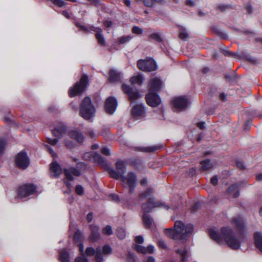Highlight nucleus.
Wrapping results in <instances>:
<instances>
[{
  "label": "nucleus",
  "instance_id": "0eeeda50",
  "mask_svg": "<svg viewBox=\"0 0 262 262\" xmlns=\"http://www.w3.org/2000/svg\"><path fill=\"white\" fill-rule=\"evenodd\" d=\"M138 68L145 72H151L157 70L158 66L156 61L151 57H147L145 59L137 61Z\"/></svg>",
  "mask_w": 262,
  "mask_h": 262
},
{
  "label": "nucleus",
  "instance_id": "a211bd4d",
  "mask_svg": "<svg viewBox=\"0 0 262 262\" xmlns=\"http://www.w3.org/2000/svg\"><path fill=\"white\" fill-rule=\"evenodd\" d=\"M122 74L121 72L114 69H111L108 72V80L111 82H121Z\"/></svg>",
  "mask_w": 262,
  "mask_h": 262
},
{
  "label": "nucleus",
  "instance_id": "5701e85b",
  "mask_svg": "<svg viewBox=\"0 0 262 262\" xmlns=\"http://www.w3.org/2000/svg\"><path fill=\"white\" fill-rule=\"evenodd\" d=\"M145 113L144 107L142 104L135 105L132 110V114L134 117L142 116Z\"/></svg>",
  "mask_w": 262,
  "mask_h": 262
},
{
  "label": "nucleus",
  "instance_id": "79ce46f5",
  "mask_svg": "<svg viewBox=\"0 0 262 262\" xmlns=\"http://www.w3.org/2000/svg\"><path fill=\"white\" fill-rule=\"evenodd\" d=\"M102 233L103 234L107 235H112L113 233L112 228L111 226L107 225L102 229Z\"/></svg>",
  "mask_w": 262,
  "mask_h": 262
},
{
  "label": "nucleus",
  "instance_id": "603ef678",
  "mask_svg": "<svg viewBox=\"0 0 262 262\" xmlns=\"http://www.w3.org/2000/svg\"><path fill=\"white\" fill-rule=\"evenodd\" d=\"M138 2H143L144 5L146 7H152L155 1L154 0H137Z\"/></svg>",
  "mask_w": 262,
  "mask_h": 262
},
{
  "label": "nucleus",
  "instance_id": "aec40b11",
  "mask_svg": "<svg viewBox=\"0 0 262 262\" xmlns=\"http://www.w3.org/2000/svg\"><path fill=\"white\" fill-rule=\"evenodd\" d=\"M67 131V126L63 124H59L55 128L52 130V134L55 137L60 139Z\"/></svg>",
  "mask_w": 262,
  "mask_h": 262
},
{
  "label": "nucleus",
  "instance_id": "37998d69",
  "mask_svg": "<svg viewBox=\"0 0 262 262\" xmlns=\"http://www.w3.org/2000/svg\"><path fill=\"white\" fill-rule=\"evenodd\" d=\"M55 6L61 8L66 5V3L62 0H49Z\"/></svg>",
  "mask_w": 262,
  "mask_h": 262
},
{
  "label": "nucleus",
  "instance_id": "3c124183",
  "mask_svg": "<svg viewBox=\"0 0 262 262\" xmlns=\"http://www.w3.org/2000/svg\"><path fill=\"white\" fill-rule=\"evenodd\" d=\"M109 198L116 203L120 202V198L118 194L115 193H112L108 195Z\"/></svg>",
  "mask_w": 262,
  "mask_h": 262
},
{
  "label": "nucleus",
  "instance_id": "9d476101",
  "mask_svg": "<svg viewBox=\"0 0 262 262\" xmlns=\"http://www.w3.org/2000/svg\"><path fill=\"white\" fill-rule=\"evenodd\" d=\"M189 100L185 96H179L171 100V104L174 111L180 112L184 111L189 105Z\"/></svg>",
  "mask_w": 262,
  "mask_h": 262
},
{
  "label": "nucleus",
  "instance_id": "c9c22d12",
  "mask_svg": "<svg viewBox=\"0 0 262 262\" xmlns=\"http://www.w3.org/2000/svg\"><path fill=\"white\" fill-rule=\"evenodd\" d=\"M116 235L120 239H124L126 236V232L123 227H118L116 230Z\"/></svg>",
  "mask_w": 262,
  "mask_h": 262
},
{
  "label": "nucleus",
  "instance_id": "a19ab883",
  "mask_svg": "<svg viewBox=\"0 0 262 262\" xmlns=\"http://www.w3.org/2000/svg\"><path fill=\"white\" fill-rule=\"evenodd\" d=\"M7 143V140L5 138H0V155L3 153Z\"/></svg>",
  "mask_w": 262,
  "mask_h": 262
},
{
  "label": "nucleus",
  "instance_id": "5fc2aeb1",
  "mask_svg": "<svg viewBox=\"0 0 262 262\" xmlns=\"http://www.w3.org/2000/svg\"><path fill=\"white\" fill-rule=\"evenodd\" d=\"M103 253H99V254H95V259L96 262H103Z\"/></svg>",
  "mask_w": 262,
  "mask_h": 262
},
{
  "label": "nucleus",
  "instance_id": "6ab92c4d",
  "mask_svg": "<svg viewBox=\"0 0 262 262\" xmlns=\"http://www.w3.org/2000/svg\"><path fill=\"white\" fill-rule=\"evenodd\" d=\"M177 254L181 258V261L174 260L172 262H185L189 255V251L185 246L181 247L176 250Z\"/></svg>",
  "mask_w": 262,
  "mask_h": 262
},
{
  "label": "nucleus",
  "instance_id": "e433bc0d",
  "mask_svg": "<svg viewBox=\"0 0 262 262\" xmlns=\"http://www.w3.org/2000/svg\"><path fill=\"white\" fill-rule=\"evenodd\" d=\"M179 36L181 39L186 40L188 38L189 35L187 32L186 31V29L183 28H182L180 29Z\"/></svg>",
  "mask_w": 262,
  "mask_h": 262
},
{
  "label": "nucleus",
  "instance_id": "f3484780",
  "mask_svg": "<svg viewBox=\"0 0 262 262\" xmlns=\"http://www.w3.org/2000/svg\"><path fill=\"white\" fill-rule=\"evenodd\" d=\"M90 228L91 231L89 239L91 242H95L100 238V228L96 225H91Z\"/></svg>",
  "mask_w": 262,
  "mask_h": 262
},
{
  "label": "nucleus",
  "instance_id": "7c9ffc66",
  "mask_svg": "<svg viewBox=\"0 0 262 262\" xmlns=\"http://www.w3.org/2000/svg\"><path fill=\"white\" fill-rule=\"evenodd\" d=\"M93 159L95 162L102 166H106L107 165L106 160L99 154L94 153L93 154Z\"/></svg>",
  "mask_w": 262,
  "mask_h": 262
},
{
  "label": "nucleus",
  "instance_id": "473e14b6",
  "mask_svg": "<svg viewBox=\"0 0 262 262\" xmlns=\"http://www.w3.org/2000/svg\"><path fill=\"white\" fill-rule=\"evenodd\" d=\"M83 238V233L79 230H77L73 235V241L75 244L82 242Z\"/></svg>",
  "mask_w": 262,
  "mask_h": 262
},
{
  "label": "nucleus",
  "instance_id": "864d4df0",
  "mask_svg": "<svg viewBox=\"0 0 262 262\" xmlns=\"http://www.w3.org/2000/svg\"><path fill=\"white\" fill-rule=\"evenodd\" d=\"M93 154L91 152H85L83 155V159L84 160H91L93 159Z\"/></svg>",
  "mask_w": 262,
  "mask_h": 262
},
{
  "label": "nucleus",
  "instance_id": "423d86ee",
  "mask_svg": "<svg viewBox=\"0 0 262 262\" xmlns=\"http://www.w3.org/2000/svg\"><path fill=\"white\" fill-rule=\"evenodd\" d=\"M96 108L91 98L85 97L82 101L79 107V115L86 120H89L94 116Z\"/></svg>",
  "mask_w": 262,
  "mask_h": 262
},
{
  "label": "nucleus",
  "instance_id": "ea45409f",
  "mask_svg": "<svg viewBox=\"0 0 262 262\" xmlns=\"http://www.w3.org/2000/svg\"><path fill=\"white\" fill-rule=\"evenodd\" d=\"M95 253V249L93 247H89L86 248L84 255L85 256H94Z\"/></svg>",
  "mask_w": 262,
  "mask_h": 262
},
{
  "label": "nucleus",
  "instance_id": "13d9d810",
  "mask_svg": "<svg viewBox=\"0 0 262 262\" xmlns=\"http://www.w3.org/2000/svg\"><path fill=\"white\" fill-rule=\"evenodd\" d=\"M126 260H127V262H135L136 261V259L134 257V255L130 252H128Z\"/></svg>",
  "mask_w": 262,
  "mask_h": 262
},
{
  "label": "nucleus",
  "instance_id": "f03ea898",
  "mask_svg": "<svg viewBox=\"0 0 262 262\" xmlns=\"http://www.w3.org/2000/svg\"><path fill=\"white\" fill-rule=\"evenodd\" d=\"M174 230L165 229V234L171 238L185 242L191 235L193 227L190 224H185L181 221H177L174 224Z\"/></svg>",
  "mask_w": 262,
  "mask_h": 262
},
{
  "label": "nucleus",
  "instance_id": "1a4fd4ad",
  "mask_svg": "<svg viewBox=\"0 0 262 262\" xmlns=\"http://www.w3.org/2000/svg\"><path fill=\"white\" fill-rule=\"evenodd\" d=\"M36 191V186L31 183L24 184L19 187L17 195L20 198L29 196Z\"/></svg>",
  "mask_w": 262,
  "mask_h": 262
},
{
  "label": "nucleus",
  "instance_id": "09e8293b",
  "mask_svg": "<svg viewBox=\"0 0 262 262\" xmlns=\"http://www.w3.org/2000/svg\"><path fill=\"white\" fill-rule=\"evenodd\" d=\"M132 32L137 35H140L143 33V30L138 26H134L132 28Z\"/></svg>",
  "mask_w": 262,
  "mask_h": 262
},
{
  "label": "nucleus",
  "instance_id": "dca6fc26",
  "mask_svg": "<svg viewBox=\"0 0 262 262\" xmlns=\"http://www.w3.org/2000/svg\"><path fill=\"white\" fill-rule=\"evenodd\" d=\"M90 29L93 31L96 32L95 37L98 41V43L101 46H105L106 45V42L102 34V29L100 28L94 26L91 27Z\"/></svg>",
  "mask_w": 262,
  "mask_h": 262
},
{
  "label": "nucleus",
  "instance_id": "412c9836",
  "mask_svg": "<svg viewBox=\"0 0 262 262\" xmlns=\"http://www.w3.org/2000/svg\"><path fill=\"white\" fill-rule=\"evenodd\" d=\"M69 136L71 139L76 140L79 143H82L84 136L82 133L77 130H72L69 133Z\"/></svg>",
  "mask_w": 262,
  "mask_h": 262
},
{
  "label": "nucleus",
  "instance_id": "338daca9",
  "mask_svg": "<svg viewBox=\"0 0 262 262\" xmlns=\"http://www.w3.org/2000/svg\"><path fill=\"white\" fill-rule=\"evenodd\" d=\"M201 207V205H200V203L199 202H196L192 206V208H191V211L192 212H194L196 210H197L198 209H199L200 207Z\"/></svg>",
  "mask_w": 262,
  "mask_h": 262
},
{
  "label": "nucleus",
  "instance_id": "de8ad7c7",
  "mask_svg": "<svg viewBox=\"0 0 262 262\" xmlns=\"http://www.w3.org/2000/svg\"><path fill=\"white\" fill-rule=\"evenodd\" d=\"M75 192L77 195H82L84 193V189L80 185H77L75 187Z\"/></svg>",
  "mask_w": 262,
  "mask_h": 262
},
{
  "label": "nucleus",
  "instance_id": "9b49d317",
  "mask_svg": "<svg viewBox=\"0 0 262 262\" xmlns=\"http://www.w3.org/2000/svg\"><path fill=\"white\" fill-rule=\"evenodd\" d=\"M122 90L128 96L129 99L132 101L137 100L141 97L139 91L137 89H134L129 85L123 83L122 85Z\"/></svg>",
  "mask_w": 262,
  "mask_h": 262
},
{
  "label": "nucleus",
  "instance_id": "72a5a7b5",
  "mask_svg": "<svg viewBox=\"0 0 262 262\" xmlns=\"http://www.w3.org/2000/svg\"><path fill=\"white\" fill-rule=\"evenodd\" d=\"M201 170L202 171L207 170L213 167V164L209 160H205L201 162Z\"/></svg>",
  "mask_w": 262,
  "mask_h": 262
},
{
  "label": "nucleus",
  "instance_id": "20e7f679",
  "mask_svg": "<svg viewBox=\"0 0 262 262\" xmlns=\"http://www.w3.org/2000/svg\"><path fill=\"white\" fill-rule=\"evenodd\" d=\"M108 171L111 178L116 180L120 179L123 182L124 187L128 186L130 193H133L135 192V188L137 186V176L135 172L130 171L127 173L126 176H125L118 174L115 170L113 169H109Z\"/></svg>",
  "mask_w": 262,
  "mask_h": 262
},
{
  "label": "nucleus",
  "instance_id": "4be33fe9",
  "mask_svg": "<svg viewBox=\"0 0 262 262\" xmlns=\"http://www.w3.org/2000/svg\"><path fill=\"white\" fill-rule=\"evenodd\" d=\"M50 170L54 173L53 177L57 178L62 173L60 165L56 161H53L50 164Z\"/></svg>",
  "mask_w": 262,
  "mask_h": 262
},
{
  "label": "nucleus",
  "instance_id": "4468645a",
  "mask_svg": "<svg viewBox=\"0 0 262 262\" xmlns=\"http://www.w3.org/2000/svg\"><path fill=\"white\" fill-rule=\"evenodd\" d=\"M162 81L157 77L151 78L148 82V92H156L157 93L162 86Z\"/></svg>",
  "mask_w": 262,
  "mask_h": 262
},
{
  "label": "nucleus",
  "instance_id": "b1692460",
  "mask_svg": "<svg viewBox=\"0 0 262 262\" xmlns=\"http://www.w3.org/2000/svg\"><path fill=\"white\" fill-rule=\"evenodd\" d=\"M226 194L229 198H237L239 195L238 186L236 184L232 185L227 190Z\"/></svg>",
  "mask_w": 262,
  "mask_h": 262
},
{
  "label": "nucleus",
  "instance_id": "39448f33",
  "mask_svg": "<svg viewBox=\"0 0 262 262\" xmlns=\"http://www.w3.org/2000/svg\"><path fill=\"white\" fill-rule=\"evenodd\" d=\"M89 83V76L86 74H83L79 80L69 89V97L72 98L82 95L86 91Z\"/></svg>",
  "mask_w": 262,
  "mask_h": 262
},
{
  "label": "nucleus",
  "instance_id": "e2e57ef3",
  "mask_svg": "<svg viewBox=\"0 0 262 262\" xmlns=\"http://www.w3.org/2000/svg\"><path fill=\"white\" fill-rule=\"evenodd\" d=\"M101 153L105 156H109L110 155V151L107 147H104L101 148Z\"/></svg>",
  "mask_w": 262,
  "mask_h": 262
},
{
  "label": "nucleus",
  "instance_id": "774afa93",
  "mask_svg": "<svg viewBox=\"0 0 262 262\" xmlns=\"http://www.w3.org/2000/svg\"><path fill=\"white\" fill-rule=\"evenodd\" d=\"M144 262H156L155 258L152 256H148Z\"/></svg>",
  "mask_w": 262,
  "mask_h": 262
},
{
  "label": "nucleus",
  "instance_id": "6e6d98bb",
  "mask_svg": "<svg viewBox=\"0 0 262 262\" xmlns=\"http://www.w3.org/2000/svg\"><path fill=\"white\" fill-rule=\"evenodd\" d=\"M58 142V140L57 138L55 139H51V138H48L47 139V142L51 145H55Z\"/></svg>",
  "mask_w": 262,
  "mask_h": 262
},
{
  "label": "nucleus",
  "instance_id": "c756f323",
  "mask_svg": "<svg viewBox=\"0 0 262 262\" xmlns=\"http://www.w3.org/2000/svg\"><path fill=\"white\" fill-rule=\"evenodd\" d=\"M70 253L66 249H63L59 251V260L61 262L70 261Z\"/></svg>",
  "mask_w": 262,
  "mask_h": 262
},
{
  "label": "nucleus",
  "instance_id": "393cba45",
  "mask_svg": "<svg viewBox=\"0 0 262 262\" xmlns=\"http://www.w3.org/2000/svg\"><path fill=\"white\" fill-rule=\"evenodd\" d=\"M125 165H127L126 164V160H119L116 163L115 166L117 170L115 171L118 174L124 176L126 171Z\"/></svg>",
  "mask_w": 262,
  "mask_h": 262
},
{
  "label": "nucleus",
  "instance_id": "0e129e2a",
  "mask_svg": "<svg viewBox=\"0 0 262 262\" xmlns=\"http://www.w3.org/2000/svg\"><path fill=\"white\" fill-rule=\"evenodd\" d=\"M215 31L216 33V34L219 36H220L222 38H223V39L227 38L226 35L225 33H224L223 32H222L221 30L216 29V30H215Z\"/></svg>",
  "mask_w": 262,
  "mask_h": 262
},
{
  "label": "nucleus",
  "instance_id": "c03bdc74",
  "mask_svg": "<svg viewBox=\"0 0 262 262\" xmlns=\"http://www.w3.org/2000/svg\"><path fill=\"white\" fill-rule=\"evenodd\" d=\"M134 249L139 253L145 254V247L138 245H134Z\"/></svg>",
  "mask_w": 262,
  "mask_h": 262
},
{
  "label": "nucleus",
  "instance_id": "bb28decb",
  "mask_svg": "<svg viewBox=\"0 0 262 262\" xmlns=\"http://www.w3.org/2000/svg\"><path fill=\"white\" fill-rule=\"evenodd\" d=\"M126 164L139 168L142 166V161L140 158H133L126 160Z\"/></svg>",
  "mask_w": 262,
  "mask_h": 262
},
{
  "label": "nucleus",
  "instance_id": "ddd939ff",
  "mask_svg": "<svg viewBox=\"0 0 262 262\" xmlns=\"http://www.w3.org/2000/svg\"><path fill=\"white\" fill-rule=\"evenodd\" d=\"M118 106L117 99L113 96L106 98L104 103L105 112L109 115H112L116 111Z\"/></svg>",
  "mask_w": 262,
  "mask_h": 262
},
{
  "label": "nucleus",
  "instance_id": "4c0bfd02",
  "mask_svg": "<svg viewBox=\"0 0 262 262\" xmlns=\"http://www.w3.org/2000/svg\"><path fill=\"white\" fill-rule=\"evenodd\" d=\"M133 38V37L130 35L123 36L120 37L118 39V42L120 44H124L127 42H128Z\"/></svg>",
  "mask_w": 262,
  "mask_h": 262
},
{
  "label": "nucleus",
  "instance_id": "4d7b16f0",
  "mask_svg": "<svg viewBox=\"0 0 262 262\" xmlns=\"http://www.w3.org/2000/svg\"><path fill=\"white\" fill-rule=\"evenodd\" d=\"M75 26L77 27L80 28L81 29H82L84 31H85V32H88V28L86 26L82 25L81 23H79L78 21H76L75 23Z\"/></svg>",
  "mask_w": 262,
  "mask_h": 262
},
{
  "label": "nucleus",
  "instance_id": "a18cd8bd",
  "mask_svg": "<svg viewBox=\"0 0 262 262\" xmlns=\"http://www.w3.org/2000/svg\"><path fill=\"white\" fill-rule=\"evenodd\" d=\"M74 262H89V259L84 253H82L81 256H78L75 258Z\"/></svg>",
  "mask_w": 262,
  "mask_h": 262
},
{
  "label": "nucleus",
  "instance_id": "8fccbe9b",
  "mask_svg": "<svg viewBox=\"0 0 262 262\" xmlns=\"http://www.w3.org/2000/svg\"><path fill=\"white\" fill-rule=\"evenodd\" d=\"M76 167L78 168L80 171H84L86 169L87 165L86 164L82 162H79L76 164Z\"/></svg>",
  "mask_w": 262,
  "mask_h": 262
},
{
  "label": "nucleus",
  "instance_id": "7ed1b4c3",
  "mask_svg": "<svg viewBox=\"0 0 262 262\" xmlns=\"http://www.w3.org/2000/svg\"><path fill=\"white\" fill-rule=\"evenodd\" d=\"M164 206V203L156 200L155 198H150L147 201L142 203L141 208L144 211L142 216L143 222L146 229H150L153 223V219L148 213L150 212L152 209L157 207H161Z\"/></svg>",
  "mask_w": 262,
  "mask_h": 262
},
{
  "label": "nucleus",
  "instance_id": "052dcab7",
  "mask_svg": "<svg viewBox=\"0 0 262 262\" xmlns=\"http://www.w3.org/2000/svg\"><path fill=\"white\" fill-rule=\"evenodd\" d=\"M92 5L95 7H98L101 4V0H87Z\"/></svg>",
  "mask_w": 262,
  "mask_h": 262
},
{
  "label": "nucleus",
  "instance_id": "2eb2a0df",
  "mask_svg": "<svg viewBox=\"0 0 262 262\" xmlns=\"http://www.w3.org/2000/svg\"><path fill=\"white\" fill-rule=\"evenodd\" d=\"M63 172L66 179L70 181H72L74 179L72 174L76 177H79L81 175V172L77 167H71L69 169L64 168Z\"/></svg>",
  "mask_w": 262,
  "mask_h": 262
},
{
  "label": "nucleus",
  "instance_id": "bf43d9fd",
  "mask_svg": "<svg viewBox=\"0 0 262 262\" xmlns=\"http://www.w3.org/2000/svg\"><path fill=\"white\" fill-rule=\"evenodd\" d=\"M154 247L152 245H148L147 247H145V254L149 253L151 254L154 252Z\"/></svg>",
  "mask_w": 262,
  "mask_h": 262
},
{
  "label": "nucleus",
  "instance_id": "69168bd1",
  "mask_svg": "<svg viewBox=\"0 0 262 262\" xmlns=\"http://www.w3.org/2000/svg\"><path fill=\"white\" fill-rule=\"evenodd\" d=\"M103 25L106 28H110L113 25V21L110 20H105L103 23Z\"/></svg>",
  "mask_w": 262,
  "mask_h": 262
},
{
  "label": "nucleus",
  "instance_id": "680f3d73",
  "mask_svg": "<svg viewBox=\"0 0 262 262\" xmlns=\"http://www.w3.org/2000/svg\"><path fill=\"white\" fill-rule=\"evenodd\" d=\"M135 241L136 243L141 244L144 242V238L142 236L138 235L135 237Z\"/></svg>",
  "mask_w": 262,
  "mask_h": 262
},
{
  "label": "nucleus",
  "instance_id": "f257e3e1",
  "mask_svg": "<svg viewBox=\"0 0 262 262\" xmlns=\"http://www.w3.org/2000/svg\"><path fill=\"white\" fill-rule=\"evenodd\" d=\"M232 222L238 231L236 235L229 227L222 228L221 233H219L216 228H212L209 229V233L210 237L219 244H222L223 241H225L231 249L236 250L240 248L242 243L245 239V236L244 234L245 224L243 219L240 217H234Z\"/></svg>",
  "mask_w": 262,
  "mask_h": 262
},
{
  "label": "nucleus",
  "instance_id": "49530a36",
  "mask_svg": "<svg viewBox=\"0 0 262 262\" xmlns=\"http://www.w3.org/2000/svg\"><path fill=\"white\" fill-rule=\"evenodd\" d=\"M45 146L47 149V150L50 154L51 156L54 158V159H56L58 157L57 155L53 149V148L48 145H46Z\"/></svg>",
  "mask_w": 262,
  "mask_h": 262
},
{
  "label": "nucleus",
  "instance_id": "58836bf2",
  "mask_svg": "<svg viewBox=\"0 0 262 262\" xmlns=\"http://www.w3.org/2000/svg\"><path fill=\"white\" fill-rule=\"evenodd\" d=\"M102 253L104 255L111 254L113 252L112 248L108 245H105L102 247Z\"/></svg>",
  "mask_w": 262,
  "mask_h": 262
},
{
  "label": "nucleus",
  "instance_id": "2f4dec72",
  "mask_svg": "<svg viewBox=\"0 0 262 262\" xmlns=\"http://www.w3.org/2000/svg\"><path fill=\"white\" fill-rule=\"evenodd\" d=\"M144 78L142 75H138L132 77L129 79V82L132 85L137 84L139 85H141L143 82Z\"/></svg>",
  "mask_w": 262,
  "mask_h": 262
},
{
  "label": "nucleus",
  "instance_id": "a878e982",
  "mask_svg": "<svg viewBox=\"0 0 262 262\" xmlns=\"http://www.w3.org/2000/svg\"><path fill=\"white\" fill-rule=\"evenodd\" d=\"M155 193V190L153 188H148L145 191L141 192L139 194V197L141 200H144L147 198L148 199L150 198H154L152 196Z\"/></svg>",
  "mask_w": 262,
  "mask_h": 262
},
{
  "label": "nucleus",
  "instance_id": "c85d7f7f",
  "mask_svg": "<svg viewBox=\"0 0 262 262\" xmlns=\"http://www.w3.org/2000/svg\"><path fill=\"white\" fill-rule=\"evenodd\" d=\"M162 145L150 146L146 147H138L137 149L139 151L144 152H152L157 151L162 147Z\"/></svg>",
  "mask_w": 262,
  "mask_h": 262
},
{
  "label": "nucleus",
  "instance_id": "f704fd0d",
  "mask_svg": "<svg viewBox=\"0 0 262 262\" xmlns=\"http://www.w3.org/2000/svg\"><path fill=\"white\" fill-rule=\"evenodd\" d=\"M148 38L149 39H152L158 43H160L163 41L161 34L159 33H153L149 35Z\"/></svg>",
  "mask_w": 262,
  "mask_h": 262
},
{
  "label": "nucleus",
  "instance_id": "cd10ccee",
  "mask_svg": "<svg viewBox=\"0 0 262 262\" xmlns=\"http://www.w3.org/2000/svg\"><path fill=\"white\" fill-rule=\"evenodd\" d=\"M254 238L256 248L262 252V234L258 232H255Z\"/></svg>",
  "mask_w": 262,
  "mask_h": 262
},
{
  "label": "nucleus",
  "instance_id": "6e6552de",
  "mask_svg": "<svg viewBox=\"0 0 262 262\" xmlns=\"http://www.w3.org/2000/svg\"><path fill=\"white\" fill-rule=\"evenodd\" d=\"M15 166L20 169H26L30 164V159L25 150H22L16 156L14 160Z\"/></svg>",
  "mask_w": 262,
  "mask_h": 262
},
{
  "label": "nucleus",
  "instance_id": "f8f14e48",
  "mask_svg": "<svg viewBox=\"0 0 262 262\" xmlns=\"http://www.w3.org/2000/svg\"><path fill=\"white\" fill-rule=\"evenodd\" d=\"M145 100L147 104L152 107L158 106L161 102V98L156 92H148L145 95Z\"/></svg>",
  "mask_w": 262,
  "mask_h": 262
}]
</instances>
